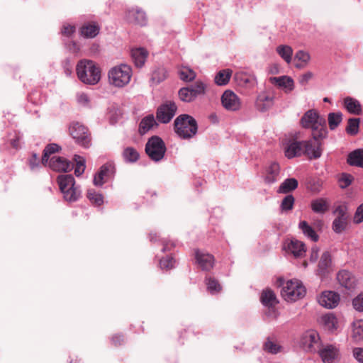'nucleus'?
<instances>
[{"label": "nucleus", "mask_w": 363, "mask_h": 363, "mask_svg": "<svg viewBox=\"0 0 363 363\" xmlns=\"http://www.w3.org/2000/svg\"><path fill=\"white\" fill-rule=\"evenodd\" d=\"M264 350L271 354H277L282 351V347L276 341L268 338L264 345Z\"/></svg>", "instance_id": "nucleus-42"}, {"label": "nucleus", "mask_w": 363, "mask_h": 363, "mask_svg": "<svg viewBox=\"0 0 363 363\" xmlns=\"http://www.w3.org/2000/svg\"><path fill=\"white\" fill-rule=\"evenodd\" d=\"M60 147L57 144H50L47 145L44 150L43 156L42 157V163L47 165L48 161H50V155L60 150Z\"/></svg>", "instance_id": "nucleus-41"}, {"label": "nucleus", "mask_w": 363, "mask_h": 363, "mask_svg": "<svg viewBox=\"0 0 363 363\" xmlns=\"http://www.w3.org/2000/svg\"><path fill=\"white\" fill-rule=\"evenodd\" d=\"M279 55L288 64L292 60L293 49L289 45H281L277 48Z\"/></svg>", "instance_id": "nucleus-36"}, {"label": "nucleus", "mask_w": 363, "mask_h": 363, "mask_svg": "<svg viewBox=\"0 0 363 363\" xmlns=\"http://www.w3.org/2000/svg\"><path fill=\"white\" fill-rule=\"evenodd\" d=\"M324 363H334L340 359V350L333 345H327L318 352Z\"/></svg>", "instance_id": "nucleus-17"}, {"label": "nucleus", "mask_w": 363, "mask_h": 363, "mask_svg": "<svg viewBox=\"0 0 363 363\" xmlns=\"http://www.w3.org/2000/svg\"><path fill=\"white\" fill-rule=\"evenodd\" d=\"M60 189L64 198L69 201H75L81 196V191L75 185V180L72 175L62 174L57 179Z\"/></svg>", "instance_id": "nucleus-5"}, {"label": "nucleus", "mask_w": 363, "mask_h": 363, "mask_svg": "<svg viewBox=\"0 0 363 363\" xmlns=\"http://www.w3.org/2000/svg\"><path fill=\"white\" fill-rule=\"evenodd\" d=\"M354 222L356 223L363 222V203L357 208L354 216Z\"/></svg>", "instance_id": "nucleus-56"}, {"label": "nucleus", "mask_w": 363, "mask_h": 363, "mask_svg": "<svg viewBox=\"0 0 363 363\" xmlns=\"http://www.w3.org/2000/svg\"><path fill=\"white\" fill-rule=\"evenodd\" d=\"M279 281L282 286L281 295L286 301L295 302L306 296V287L300 280L294 279L284 281L279 279Z\"/></svg>", "instance_id": "nucleus-3"}, {"label": "nucleus", "mask_w": 363, "mask_h": 363, "mask_svg": "<svg viewBox=\"0 0 363 363\" xmlns=\"http://www.w3.org/2000/svg\"><path fill=\"white\" fill-rule=\"evenodd\" d=\"M87 197L92 203L96 206H101L104 203L103 196L92 190H89L88 191Z\"/></svg>", "instance_id": "nucleus-49"}, {"label": "nucleus", "mask_w": 363, "mask_h": 363, "mask_svg": "<svg viewBox=\"0 0 363 363\" xmlns=\"http://www.w3.org/2000/svg\"><path fill=\"white\" fill-rule=\"evenodd\" d=\"M330 202L325 198H318L311 201L312 210L317 213H324L328 211Z\"/></svg>", "instance_id": "nucleus-28"}, {"label": "nucleus", "mask_w": 363, "mask_h": 363, "mask_svg": "<svg viewBox=\"0 0 363 363\" xmlns=\"http://www.w3.org/2000/svg\"><path fill=\"white\" fill-rule=\"evenodd\" d=\"M36 161H37V157H36V155H34L33 158L29 162L30 167L31 169H34L37 167L38 164H37Z\"/></svg>", "instance_id": "nucleus-62"}, {"label": "nucleus", "mask_w": 363, "mask_h": 363, "mask_svg": "<svg viewBox=\"0 0 363 363\" xmlns=\"http://www.w3.org/2000/svg\"><path fill=\"white\" fill-rule=\"evenodd\" d=\"M320 323L325 330L330 333L336 331L340 326L337 317L333 313L323 315L320 318Z\"/></svg>", "instance_id": "nucleus-21"}, {"label": "nucleus", "mask_w": 363, "mask_h": 363, "mask_svg": "<svg viewBox=\"0 0 363 363\" xmlns=\"http://www.w3.org/2000/svg\"><path fill=\"white\" fill-rule=\"evenodd\" d=\"M206 282L207 289L211 294L219 292L221 290L220 285L216 279L209 277L206 279Z\"/></svg>", "instance_id": "nucleus-50"}, {"label": "nucleus", "mask_w": 363, "mask_h": 363, "mask_svg": "<svg viewBox=\"0 0 363 363\" xmlns=\"http://www.w3.org/2000/svg\"><path fill=\"white\" fill-rule=\"evenodd\" d=\"M69 133L76 142L84 147H89L91 143L88 129L79 123H73L69 127Z\"/></svg>", "instance_id": "nucleus-9"}, {"label": "nucleus", "mask_w": 363, "mask_h": 363, "mask_svg": "<svg viewBox=\"0 0 363 363\" xmlns=\"http://www.w3.org/2000/svg\"><path fill=\"white\" fill-rule=\"evenodd\" d=\"M299 228L305 236L310 238L312 241L316 242L318 240V235L311 225L305 220L301 221L298 224Z\"/></svg>", "instance_id": "nucleus-35"}, {"label": "nucleus", "mask_w": 363, "mask_h": 363, "mask_svg": "<svg viewBox=\"0 0 363 363\" xmlns=\"http://www.w3.org/2000/svg\"><path fill=\"white\" fill-rule=\"evenodd\" d=\"M300 124L304 128L311 129L313 139L324 138L327 135L325 120L315 109L307 111L301 117Z\"/></svg>", "instance_id": "nucleus-1"}, {"label": "nucleus", "mask_w": 363, "mask_h": 363, "mask_svg": "<svg viewBox=\"0 0 363 363\" xmlns=\"http://www.w3.org/2000/svg\"><path fill=\"white\" fill-rule=\"evenodd\" d=\"M283 250L287 254L292 255L294 257H301L306 252L305 244L296 239L285 240L283 245Z\"/></svg>", "instance_id": "nucleus-12"}, {"label": "nucleus", "mask_w": 363, "mask_h": 363, "mask_svg": "<svg viewBox=\"0 0 363 363\" xmlns=\"http://www.w3.org/2000/svg\"><path fill=\"white\" fill-rule=\"evenodd\" d=\"M75 31L74 26L70 25H65L62 28V33L65 35H70Z\"/></svg>", "instance_id": "nucleus-60"}, {"label": "nucleus", "mask_w": 363, "mask_h": 363, "mask_svg": "<svg viewBox=\"0 0 363 363\" xmlns=\"http://www.w3.org/2000/svg\"><path fill=\"white\" fill-rule=\"evenodd\" d=\"M352 338L355 342L363 340V320L358 319L352 324Z\"/></svg>", "instance_id": "nucleus-29"}, {"label": "nucleus", "mask_w": 363, "mask_h": 363, "mask_svg": "<svg viewBox=\"0 0 363 363\" xmlns=\"http://www.w3.org/2000/svg\"><path fill=\"white\" fill-rule=\"evenodd\" d=\"M126 19L130 23L144 25L146 22L145 13L140 9L133 8L126 13Z\"/></svg>", "instance_id": "nucleus-23"}, {"label": "nucleus", "mask_w": 363, "mask_h": 363, "mask_svg": "<svg viewBox=\"0 0 363 363\" xmlns=\"http://www.w3.org/2000/svg\"><path fill=\"white\" fill-rule=\"evenodd\" d=\"M303 142L294 141L285 147V155L288 158H293L303 154Z\"/></svg>", "instance_id": "nucleus-26"}, {"label": "nucleus", "mask_w": 363, "mask_h": 363, "mask_svg": "<svg viewBox=\"0 0 363 363\" xmlns=\"http://www.w3.org/2000/svg\"><path fill=\"white\" fill-rule=\"evenodd\" d=\"M331 264V257L329 252H324L320 258V260L318 264L319 270L322 272H324Z\"/></svg>", "instance_id": "nucleus-47"}, {"label": "nucleus", "mask_w": 363, "mask_h": 363, "mask_svg": "<svg viewBox=\"0 0 363 363\" xmlns=\"http://www.w3.org/2000/svg\"><path fill=\"white\" fill-rule=\"evenodd\" d=\"M322 138H316L312 140L303 141V152L310 159H316L320 157L322 154L321 143L320 140Z\"/></svg>", "instance_id": "nucleus-15"}, {"label": "nucleus", "mask_w": 363, "mask_h": 363, "mask_svg": "<svg viewBox=\"0 0 363 363\" xmlns=\"http://www.w3.org/2000/svg\"><path fill=\"white\" fill-rule=\"evenodd\" d=\"M223 106L228 111H235L241 108V101L237 94L231 90H226L221 96Z\"/></svg>", "instance_id": "nucleus-14"}, {"label": "nucleus", "mask_w": 363, "mask_h": 363, "mask_svg": "<svg viewBox=\"0 0 363 363\" xmlns=\"http://www.w3.org/2000/svg\"><path fill=\"white\" fill-rule=\"evenodd\" d=\"M294 198L291 195L286 196L281 202V209L284 211L291 210L293 208Z\"/></svg>", "instance_id": "nucleus-54"}, {"label": "nucleus", "mask_w": 363, "mask_h": 363, "mask_svg": "<svg viewBox=\"0 0 363 363\" xmlns=\"http://www.w3.org/2000/svg\"><path fill=\"white\" fill-rule=\"evenodd\" d=\"M311 55L309 52L298 50L296 52L294 57V66L297 69H303L306 67L311 61Z\"/></svg>", "instance_id": "nucleus-24"}, {"label": "nucleus", "mask_w": 363, "mask_h": 363, "mask_svg": "<svg viewBox=\"0 0 363 363\" xmlns=\"http://www.w3.org/2000/svg\"><path fill=\"white\" fill-rule=\"evenodd\" d=\"M359 118H350L348 121V125L346 130L348 134L352 135H356L359 131Z\"/></svg>", "instance_id": "nucleus-48"}, {"label": "nucleus", "mask_w": 363, "mask_h": 363, "mask_svg": "<svg viewBox=\"0 0 363 363\" xmlns=\"http://www.w3.org/2000/svg\"><path fill=\"white\" fill-rule=\"evenodd\" d=\"M181 79L190 82L195 79L196 73L188 67H182L179 72Z\"/></svg>", "instance_id": "nucleus-43"}, {"label": "nucleus", "mask_w": 363, "mask_h": 363, "mask_svg": "<svg viewBox=\"0 0 363 363\" xmlns=\"http://www.w3.org/2000/svg\"><path fill=\"white\" fill-rule=\"evenodd\" d=\"M176 111V104L172 101H167L158 108L157 111V118L162 123H169L174 116Z\"/></svg>", "instance_id": "nucleus-13"}, {"label": "nucleus", "mask_w": 363, "mask_h": 363, "mask_svg": "<svg viewBox=\"0 0 363 363\" xmlns=\"http://www.w3.org/2000/svg\"><path fill=\"white\" fill-rule=\"evenodd\" d=\"M318 256V250L315 247H313L311 250V259L313 262H315Z\"/></svg>", "instance_id": "nucleus-61"}, {"label": "nucleus", "mask_w": 363, "mask_h": 363, "mask_svg": "<svg viewBox=\"0 0 363 363\" xmlns=\"http://www.w3.org/2000/svg\"><path fill=\"white\" fill-rule=\"evenodd\" d=\"M313 77V74L311 72H306L300 76L298 82L301 85H306Z\"/></svg>", "instance_id": "nucleus-57"}, {"label": "nucleus", "mask_w": 363, "mask_h": 363, "mask_svg": "<svg viewBox=\"0 0 363 363\" xmlns=\"http://www.w3.org/2000/svg\"><path fill=\"white\" fill-rule=\"evenodd\" d=\"M342 121L341 113H331L328 115V124L331 130L335 129Z\"/></svg>", "instance_id": "nucleus-45"}, {"label": "nucleus", "mask_w": 363, "mask_h": 363, "mask_svg": "<svg viewBox=\"0 0 363 363\" xmlns=\"http://www.w3.org/2000/svg\"><path fill=\"white\" fill-rule=\"evenodd\" d=\"M175 261L172 257L163 258L160 262L161 268L169 269L174 267Z\"/></svg>", "instance_id": "nucleus-55"}, {"label": "nucleus", "mask_w": 363, "mask_h": 363, "mask_svg": "<svg viewBox=\"0 0 363 363\" xmlns=\"http://www.w3.org/2000/svg\"><path fill=\"white\" fill-rule=\"evenodd\" d=\"M353 181V177L350 174L343 173L338 178L339 186L342 189L349 186Z\"/></svg>", "instance_id": "nucleus-51"}, {"label": "nucleus", "mask_w": 363, "mask_h": 363, "mask_svg": "<svg viewBox=\"0 0 363 363\" xmlns=\"http://www.w3.org/2000/svg\"><path fill=\"white\" fill-rule=\"evenodd\" d=\"M205 92L204 84L201 82H196L190 87H184L179 91V99L184 102H191L195 100L199 96Z\"/></svg>", "instance_id": "nucleus-10"}, {"label": "nucleus", "mask_w": 363, "mask_h": 363, "mask_svg": "<svg viewBox=\"0 0 363 363\" xmlns=\"http://www.w3.org/2000/svg\"><path fill=\"white\" fill-rule=\"evenodd\" d=\"M99 26L95 23H86L81 28V35L84 38H92L96 36L99 32Z\"/></svg>", "instance_id": "nucleus-32"}, {"label": "nucleus", "mask_w": 363, "mask_h": 363, "mask_svg": "<svg viewBox=\"0 0 363 363\" xmlns=\"http://www.w3.org/2000/svg\"><path fill=\"white\" fill-rule=\"evenodd\" d=\"M272 98L263 94H260L257 97L256 101V106L259 111H264L270 107L272 105Z\"/></svg>", "instance_id": "nucleus-38"}, {"label": "nucleus", "mask_w": 363, "mask_h": 363, "mask_svg": "<svg viewBox=\"0 0 363 363\" xmlns=\"http://www.w3.org/2000/svg\"><path fill=\"white\" fill-rule=\"evenodd\" d=\"M271 72L272 73H274V74H277L279 72V69H278V67L277 66H274L273 67V69L271 70Z\"/></svg>", "instance_id": "nucleus-64"}, {"label": "nucleus", "mask_w": 363, "mask_h": 363, "mask_svg": "<svg viewBox=\"0 0 363 363\" xmlns=\"http://www.w3.org/2000/svg\"><path fill=\"white\" fill-rule=\"evenodd\" d=\"M232 73L233 72L230 69L220 71L215 77L216 84L219 86L227 84L231 77Z\"/></svg>", "instance_id": "nucleus-39"}, {"label": "nucleus", "mask_w": 363, "mask_h": 363, "mask_svg": "<svg viewBox=\"0 0 363 363\" xmlns=\"http://www.w3.org/2000/svg\"><path fill=\"white\" fill-rule=\"evenodd\" d=\"M352 306L356 311L363 312V292L353 298Z\"/></svg>", "instance_id": "nucleus-53"}, {"label": "nucleus", "mask_w": 363, "mask_h": 363, "mask_svg": "<svg viewBox=\"0 0 363 363\" xmlns=\"http://www.w3.org/2000/svg\"><path fill=\"white\" fill-rule=\"evenodd\" d=\"M173 247H174V244L172 242H170L169 243L167 242L164 244L163 250L164 251L169 250Z\"/></svg>", "instance_id": "nucleus-63"}, {"label": "nucleus", "mask_w": 363, "mask_h": 363, "mask_svg": "<svg viewBox=\"0 0 363 363\" xmlns=\"http://www.w3.org/2000/svg\"><path fill=\"white\" fill-rule=\"evenodd\" d=\"M132 69L125 64H121L112 67L108 72L110 84L122 88L129 84L132 77Z\"/></svg>", "instance_id": "nucleus-4"}, {"label": "nucleus", "mask_w": 363, "mask_h": 363, "mask_svg": "<svg viewBox=\"0 0 363 363\" xmlns=\"http://www.w3.org/2000/svg\"><path fill=\"white\" fill-rule=\"evenodd\" d=\"M148 56L147 51L142 48H134L131 50V57L135 65L141 67L144 65Z\"/></svg>", "instance_id": "nucleus-27"}, {"label": "nucleus", "mask_w": 363, "mask_h": 363, "mask_svg": "<svg viewBox=\"0 0 363 363\" xmlns=\"http://www.w3.org/2000/svg\"><path fill=\"white\" fill-rule=\"evenodd\" d=\"M347 162L351 165L363 167V150H357L351 152Z\"/></svg>", "instance_id": "nucleus-37"}, {"label": "nucleus", "mask_w": 363, "mask_h": 363, "mask_svg": "<svg viewBox=\"0 0 363 363\" xmlns=\"http://www.w3.org/2000/svg\"><path fill=\"white\" fill-rule=\"evenodd\" d=\"M337 279L339 284L346 289H351L356 286L355 277L348 271H340L337 275Z\"/></svg>", "instance_id": "nucleus-22"}, {"label": "nucleus", "mask_w": 363, "mask_h": 363, "mask_svg": "<svg viewBox=\"0 0 363 363\" xmlns=\"http://www.w3.org/2000/svg\"><path fill=\"white\" fill-rule=\"evenodd\" d=\"M74 161L76 162V167L74 168V174L77 177L81 176L85 170V160L83 157L75 155Z\"/></svg>", "instance_id": "nucleus-46"}, {"label": "nucleus", "mask_w": 363, "mask_h": 363, "mask_svg": "<svg viewBox=\"0 0 363 363\" xmlns=\"http://www.w3.org/2000/svg\"><path fill=\"white\" fill-rule=\"evenodd\" d=\"M115 172V167L112 164H106L101 167L100 171L94 178V184L96 186L102 185L108 179L112 177Z\"/></svg>", "instance_id": "nucleus-20"}, {"label": "nucleus", "mask_w": 363, "mask_h": 363, "mask_svg": "<svg viewBox=\"0 0 363 363\" xmlns=\"http://www.w3.org/2000/svg\"><path fill=\"white\" fill-rule=\"evenodd\" d=\"M77 101L83 106L88 105L89 103V97L84 93H80L77 95Z\"/></svg>", "instance_id": "nucleus-58"}, {"label": "nucleus", "mask_w": 363, "mask_h": 363, "mask_svg": "<svg viewBox=\"0 0 363 363\" xmlns=\"http://www.w3.org/2000/svg\"><path fill=\"white\" fill-rule=\"evenodd\" d=\"M335 213L339 215L333 223V229L336 233H341L346 227L347 216L341 207L337 208Z\"/></svg>", "instance_id": "nucleus-25"}, {"label": "nucleus", "mask_w": 363, "mask_h": 363, "mask_svg": "<svg viewBox=\"0 0 363 363\" xmlns=\"http://www.w3.org/2000/svg\"><path fill=\"white\" fill-rule=\"evenodd\" d=\"M156 121L153 115H148L144 117L139 125V132L143 135L156 125Z\"/></svg>", "instance_id": "nucleus-33"}, {"label": "nucleus", "mask_w": 363, "mask_h": 363, "mask_svg": "<svg viewBox=\"0 0 363 363\" xmlns=\"http://www.w3.org/2000/svg\"><path fill=\"white\" fill-rule=\"evenodd\" d=\"M196 262L203 270H210L214 264V257L209 253L200 250L194 252Z\"/></svg>", "instance_id": "nucleus-18"}, {"label": "nucleus", "mask_w": 363, "mask_h": 363, "mask_svg": "<svg viewBox=\"0 0 363 363\" xmlns=\"http://www.w3.org/2000/svg\"><path fill=\"white\" fill-rule=\"evenodd\" d=\"M344 105L347 111L352 114L359 115L362 113V106L359 102L352 98L347 97L344 100Z\"/></svg>", "instance_id": "nucleus-31"}, {"label": "nucleus", "mask_w": 363, "mask_h": 363, "mask_svg": "<svg viewBox=\"0 0 363 363\" xmlns=\"http://www.w3.org/2000/svg\"><path fill=\"white\" fill-rule=\"evenodd\" d=\"M353 356L358 362L363 363V348H354Z\"/></svg>", "instance_id": "nucleus-59"}, {"label": "nucleus", "mask_w": 363, "mask_h": 363, "mask_svg": "<svg viewBox=\"0 0 363 363\" xmlns=\"http://www.w3.org/2000/svg\"><path fill=\"white\" fill-rule=\"evenodd\" d=\"M298 186V181L294 178H290L284 180L280 185L278 192L286 194L294 190Z\"/></svg>", "instance_id": "nucleus-40"}, {"label": "nucleus", "mask_w": 363, "mask_h": 363, "mask_svg": "<svg viewBox=\"0 0 363 363\" xmlns=\"http://www.w3.org/2000/svg\"><path fill=\"white\" fill-rule=\"evenodd\" d=\"M123 155L125 160L130 162H136L139 158V153L133 147L125 148L123 151Z\"/></svg>", "instance_id": "nucleus-44"}, {"label": "nucleus", "mask_w": 363, "mask_h": 363, "mask_svg": "<svg viewBox=\"0 0 363 363\" xmlns=\"http://www.w3.org/2000/svg\"><path fill=\"white\" fill-rule=\"evenodd\" d=\"M76 72L79 79L85 84L95 85L101 78V69L94 61L81 60L76 66Z\"/></svg>", "instance_id": "nucleus-2"}, {"label": "nucleus", "mask_w": 363, "mask_h": 363, "mask_svg": "<svg viewBox=\"0 0 363 363\" xmlns=\"http://www.w3.org/2000/svg\"><path fill=\"white\" fill-rule=\"evenodd\" d=\"M260 299L262 303L268 307H273L279 302L274 291L268 289L262 291Z\"/></svg>", "instance_id": "nucleus-30"}, {"label": "nucleus", "mask_w": 363, "mask_h": 363, "mask_svg": "<svg viewBox=\"0 0 363 363\" xmlns=\"http://www.w3.org/2000/svg\"><path fill=\"white\" fill-rule=\"evenodd\" d=\"M145 151L152 160L159 161L164 157L166 147L164 143L160 138L153 136L147 141L145 146Z\"/></svg>", "instance_id": "nucleus-8"}, {"label": "nucleus", "mask_w": 363, "mask_h": 363, "mask_svg": "<svg viewBox=\"0 0 363 363\" xmlns=\"http://www.w3.org/2000/svg\"><path fill=\"white\" fill-rule=\"evenodd\" d=\"M340 301L339 294L333 291H324L317 296L318 303L328 309L336 308Z\"/></svg>", "instance_id": "nucleus-11"}, {"label": "nucleus", "mask_w": 363, "mask_h": 363, "mask_svg": "<svg viewBox=\"0 0 363 363\" xmlns=\"http://www.w3.org/2000/svg\"><path fill=\"white\" fill-rule=\"evenodd\" d=\"M52 169L56 172H69L73 168V164L66 158L59 156H52L47 163Z\"/></svg>", "instance_id": "nucleus-16"}, {"label": "nucleus", "mask_w": 363, "mask_h": 363, "mask_svg": "<svg viewBox=\"0 0 363 363\" xmlns=\"http://www.w3.org/2000/svg\"><path fill=\"white\" fill-rule=\"evenodd\" d=\"M269 80L272 84L283 89L285 93H291L295 88L294 80L287 75L270 77Z\"/></svg>", "instance_id": "nucleus-19"}, {"label": "nucleus", "mask_w": 363, "mask_h": 363, "mask_svg": "<svg viewBox=\"0 0 363 363\" xmlns=\"http://www.w3.org/2000/svg\"><path fill=\"white\" fill-rule=\"evenodd\" d=\"M176 133L183 138H189L194 136L197 131L196 121L189 115H182L174 121Z\"/></svg>", "instance_id": "nucleus-7"}, {"label": "nucleus", "mask_w": 363, "mask_h": 363, "mask_svg": "<svg viewBox=\"0 0 363 363\" xmlns=\"http://www.w3.org/2000/svg\"><path fill=\"white\" fill-rule=\"evenodd\" d=\"M299 347L306 352H318L322 346V341L319 333L314 330L304 332L299 340Z\"/></svg>", "instance_id": "nucleus-6"}, {"label": "nucleus", "mask_w": 363, "mask_h": 363, "mask_svg": "<svg viewBox=\"0 0 363 363\" xmlns=\"http://www.w3.org/2000/svg\"><path fill=\"white\" fill-rule=\"evenodd\" d=\"M166 71L162 68H160L153 72L152 74V80L156 83H159L161 81L164 80L166 78Z\"/></svg>", "instance_id": "nucleus-52"}, {"label": "nucleus", "mask_w": 363, "mask_h": 363, "mask_svg": "<svg viewBox=\"0 0 363 363\" xmlns=\"http://www.w3.org/2000/svg\"><path fill=\"white\" fill-rule=\"evenodd\" d=\"M279 173V165L277 163H272L266 168L264 179L268 183L276 181Z\"/></svg>", "instance_id": "nucleus-34"}]
</instances>
